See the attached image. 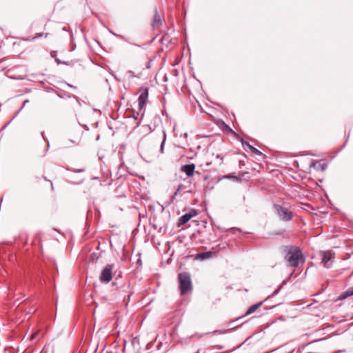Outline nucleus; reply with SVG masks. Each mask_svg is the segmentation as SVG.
<instances>
[{"mask_svg":"<svg viewBox=\"0 0 353 353\" xmlns=\"http://www.w3.org/2000/svg\"><path fill=\"white\" fill-rule=\"evenodd\" d=\"M148 97V90L145 89L139 97L138 103H139V109L140 110H143L145 108L146 104V101Z\"/></svg>","mask_w":353,"mask_h":353,"instance_id":"0eeeda50","label":"nucleus"},{"mask_svg":"<svg viewBox=\"0 0 353 353\" xmlns=\"http://www.w3.org/2000/svg\"><path fill=\"white\" fill-rule=\"evenodd\" d=\"M165 141V137H164V139L163 140L162 143H161V151L163 152V144H164V142Z\"/></svg>","mask_w":353,"mask_h":353,"instance_id":"f3484780","label":"nucleus"},{"mask_svg":"<svg viewBox=\"0 0 353 353\" xmlns=\"http://www.w3.org/2000/svg\"><path fill=\"white\" fill-rule=\"evenodd\" d=\"M303 254L299 248L296 247H292L288 250L287 253V261L288 265L293 268L297 267L300 261L304 262V259H303Z\"/></svg>","mask_w":353,"mask_h":353,"instance_id":"f257e3e1","label":"nucleus"},{"mask_svg":"<svg viewBox=\"0 0 353 353\" xmlns=\"http://www.w3.org/2000/svg\"><path fill=\"white\" fill-rule=\"evenodd\" d=\"M29 102L28 100H26L23 103V107H24L26 105H27V103Z\"/></svg>","mask_w":353,"mask_h":353,"instance_id":"a211bd4d","label":"nucleus"},{"mask_svg":"<svg viewBox=\"0 0 353 353\" xmlns=\"http://www.w3.org/2000/svg\"><path fill=\"white\" fill-rule=\"evenodd\" d=\"M113 268H114V265L110 264V265H106L103 269V270L101 271L100 277H99V280L101 283H108L112 280V272Z\"/></svg>","mask_w":353,"mask_h":353,"instance_id":"20e7f679","label":"nucleus"},{"mask_svg":"<svg viewBox=\"0 0 353 353\" xmlns=\"http://www.w3.org/2000/svg\"><path fill=\"white\" fill-rule=\"evenodd\" d=\"M161 24V19L160 15L156 12L154 16L153 26L157 27Z\"/></svg>","mask_w":353,"mask_h":353,"instance_id":"9b49d317","label":"nucleus"},{"mask_svg":"<svg viewBox=\"0 0 353 353\" xmlns=\"http://www.w3.org/2000/svg\"><path fill=\"white\" fill-rule=\"evenodd\" d=\"M353 295V288L348 289L344 294L343 298L351 296Z\"/></svg>","mask_w":353,"mask_h":353,"instance_id":"ddd939ff","label":"nucleus"},{"mask_svg":"<svg viewBox=\"0 0 353 353\" xmlns=\"http://www.w3.org/2000/svg\"><path fill=\"white\" fill-rule=\"evenodd\" d=\"M183 185L181 184L179 185L177 189L174 193V196L177 195L178 193L181 190Z\"/></svg>","mask_w":353,"mask_h":353,"instance_id":"2eb2a0df","label":"nucleus"},{"mask_svg":"<svg viewBox=\"0 0 353 353\" xmlns=\"http://www.w3.org/2000/svg\"><path fill=\"white\" fill-rule=\"evenodd\" d=\"M196 215V212L194 210H192L188 213L183 214L179 218L178 221V225L181 226L185 224L190 220L192 217L195 216Z\"/></svg>","mask_w":353,"mask_h":353,"instance_id":"423d86ee","label":"nucleus"},{"mask_svg":"<svg viewBox=\"0 0 353 353\" xmlns=\"http://www.w3.org/2000/svg\"><path fill=\"white\" fill-rule=\"evenodd\" d=\"M181 294H185L192 289V281L190 274L187 272L180 273L178 276Z\"/></svg>","mask_w":353,"mask_h":353,"instance_id":"f03ea898","label":"nucleus"},{"mask_svg":"<svg viewBox=\"0 0 353 353\" xmlns=\"http://www.w3.org/2000/svg\"><path fill=\"white\" fill-rule=\"evenodd\" d=\"M35 38H36V37L32 38V39H31V41L34 40V39H35ZM28 41H30V39H28Z\"/></svg>","mask_w":353,"mask_h":353,"instance_id":"4be33fe9","label":"nucleus"},{"mask_svg":"<svg viewBox=\"0 0 353 353\" xmlns=\"http://www.w3.org/2000/svg\"><path fill=\"white\" fill-rule=\"evenodd\" d=\"M274 208L279 218L285 221H290L292 219V214L288 209L283 208L279 205H274Z\"/></svg>","mask_w":353,"mask_h":353,"instance_id":"7ed1b4c3","label":"nucleus"},{"mask_svg":"<svg viewBox=\"0 0 353 353\" xmlns=\"http://www.w3.org/2000/svg\"><path fill=\"white\" fill-rule=\"evenodd\" d=\"M55 61H56V62H57L58 64L61 63V61L60 60L57 59H55ZM62 63H63V64H66V65H68V62H65V61H64V62H62Z\"/></svg>","mask_w":353,"mask_h":353,"instance_id":"dca6fc26","label":"nucleus"},{"mask_svg":"<svg viewBox=\"0 0 353 353\" xmlns=\"http://www.w3.org/2000/svg\"><path fill=\"white\" fill-rule=\"evenodd\" d=\"M281 288H279L278 290H276L274 293L273 294H276L279 292V290H280Z\"/></svg>","mask_w":353,"mask_h":353,"instance_id":"aec40b11","label":"nucleus"},{"mask_svg":"<svg viewBox=\"0 0 353 353\" xmlns=\"http://www.w3.org/2000/svg\"><path fill=\"white\" fill-rule=\"evenodd\" d=\"M263 304V301H261L256 304L252 305L246 312V315L250 314L255 312L261 305Z\"/></svg>","mask_w":353,"mask_h":353,"instance_id":"9d476101","label":"nucleus"},{"mask_svg":"<svg viewBox=\"0 0 353 353\" xmlns=\"http://www.w3.org/2000/svg\"><path fill=\"white\" fill-rule=\"evenodd\" d=\"M43 36V34L42 33H39L37 34V36L36 37H41Z\"/></svg>","mask_w":353,"mask_h":353,"instance_id":"6ab92c4d","label":"nucleus"},{"mask_svg":"<svg viewBox=\"0 0 353 353\" xmlns=\"http://www.w3.org/2000/svg\"><path fill=\"white\" fill-rule=\"evenodd\" d=\"M38 335H39V332H36L32 334L30 336V339L31 340L36 339L37 338Z\"/></svg>","mask_w":353,"mask_h":353,"instance_id":"4468645a","label":"nucleus"},{"mask_svg":"<svg viewBox=\"0 0 353 353\" xmlns=\"http://www.w3.org/2000/svg\"><path fill=\"white\" fill-rule=\"evenodd\" d=\"M195 165L193 163L184 165L181 166V171L184 172L188 176L190 177L194 175Z\"/></svg>","mask_w":353,"mask_h":353,"instance_id":"6e6552de","label":"nucleus"},{"mask_svg":"<svg viewBox=\"0 0 353 353\" xmlns=\"http://www.w3.org/2000/svg\"><path fill=\"white\" fill-rule=\"evenodd\" d=\"M140 123H141V122H140V121H138L137 122V126H139V125H140Z\"/></svg>","mask_w":353,"mask_h":353,"instance_id":"412c9836","label":"nucleus"},{"mask_svg":"<svg viewBox=\"0 0 353 353\" xmlns=\"http://www.w3.org/2000/svg\"><path fill=\"white\" fill-rule=\"evenodd\" d=\"M245 145L250 148V150L255 154L256 155H261L262 153L259 150H257L256 148H255L254 147H253L252 145H251L250 144H249L248 143H245Z\"/></svg>","mask_w":353,"mask_h":353,"instance_id":"f8f14e48","label":"nucleus"},{"mask_svg":"<svg viewBox=\"0 0 353 353\" xmlns=\"http://www.w3.org/2000/svg\"><path fill=\"white\" fill-rule=\"evenodd\" d=\"M212 253L211 252H205L199 253L197 254L196 259H199V260H205V259L210 258L212 256Z\"/></svg>","mask_w":353,"mask_h":353,"instance_id":"1a4fd4ad","label":"nucleus"},{"mask_svg":"<svg viewBox=\"0 0 353 353\" xmlns=\"http://www.w3.org/2000/svg\"><path fill=\"white\" fill-rule=\"evenodd\" d=\"M321 255V263L325 268H329L331 266L332 260L334 259V253L331 251H325L322 252Z\"/></svg>","mask_w":353,"mask_h":353,"instance_id":"39448f33","label":"nucleus"}]
</instances>
